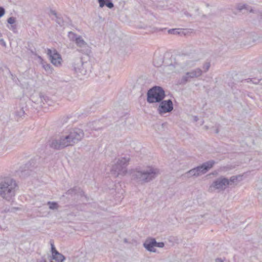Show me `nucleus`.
<instances>
[{
    "mask_svg": "<svg viewBox=\"0 0 262 262\" xmlns=\"http://www.w3.org/2000/svg\"><path fill=\"white\" fill-rule=\"evenodd\" d=\"M84 137L83 131L80 128H73L68 133L51 139L49 144L50 147L59 150L69 146H73Z\"/></svg>",
    "mask_w": 262,
    "mask_h": 262,
    "instance_id": "f257e3e1",
    "label": "nucleus"
},
{
    "mask_svg": "<svg viewBox=\"0 0 262 262\" xmlns=\"http://www.w3.org/2000/svg\"><path fill=\"white\" fill-rule=\"evenodd\" d=\"M158 174L159 170L152 167H147L143 169L136 168L132 172V179L139 183L143 184L152 181Z\"/></svg>",
    "mask_w": 262,
    "mask_h": 262,
    "instance_id": "f03ea898",
    "label": "nucleus"
},
{
    "mask_svg": "<svg viewBox=\"0 0 262 262\" xmlns=\"http://www.w3.org/2000/svg\"><path fill=\"white\" fill-rule=\"evenodd\" d=\"M198 60V58L190 56H179L168 66V68L174 72H181L194 67Z\"/></svg>",
    "mask_w": 262,
    "mask_h": 262,
    "instance_id": "7ed1b4c3",
    "label": "nucleus"
},
{
    "mask_svg": "<svg viewBox=\"0 0 262 262\" xmlns=\"http://www.w3.org/2000/svg\"><path fill=\"white\" fill-rule=\"evenodd\" d=\"M17 187L15 180L11 178L6 177L0 180V195L7 201H12Z\"/></svg>",
    "mask_w": 262,
    "mask_h": 262,
    "instance_id": "20e7f679",
    "label": "nucleus"
},
{
    "mask_svg": "<svg viewBox=\"0 0 262 262\" xmlns=\"http://www.w3.org/2000/svg\"><path fill=\"white\" fill-rule=\"evenodd\" d=\"M239 176H233L229 179L221 176L215 179L210 186V189H216L219 191L225 190L228 186L237 184Z\"/></svg>",
    "mask_w": 262,
    "mask_h": 262,
    "instance_id": "39448f33",
    "label": "nucleus"
},
{
    "mask_svg": "<svg viewBox=\"0 0 262 262\" xmlns=\"http://www.w3.org/2000/svg\"><path fill=\"white\" fill-rule=\"evenodd\" d=\"M68 37L71 41L75 42L78 47L77 51L86 55H89L91 53V47L80 35L70 31L68 33Z\"/></svg>",
    "mask_w": 262,
    "mask_h": 262,
    "instance_id": "423d86ee",
    "label": "nucleus"
},
{
    "mask_svg": "<svg viewBox=\"0 0 262 262\" xmlns=\"http://www.w3.org/2000/svg\"><path fill=\"white\" fill-rule=\"evenodd\" d=\"M166 96L164 89L159 86H154L147 92V102L149 103H159Z\"/></svg>",
    "mask_w": 262,
    "mask_h": 262,
    "instance_id": "0eeeda50",
    "label": "nucleus"
},
{
    "mask_svg": "<svg viewBox=\"0 0 262 262\" xmlns=\"http://www.w3.org/2000/svg\"><path fill=\"white\" fill-rule=\"evenodd\" d=\"M130 161L129 157H122L119 158L116 163L113 166L111 171L118 177L119 175L124 176L127 172V166Z\"/></svg>",
    "mask_w": 262,
    "mask_h": 262,
    "instance_id": "6e6552de",
    "label": "nucleus"
},
{
    "mask_svg": "<svg viewBox=\"0 0 262 262\" xmlns=\"http://www.w3.org/2000/svg\"><path fill=\"white\" fill-rule=\"evenodd\" d=\"M88 63L83 62L81 57L75 59L73 63L74 70L78 77L84 76L88 74Z\"/></svg>",
    "mask_w": 262,
    "mask_h": 262,
    "instance_id": "1a4fd4ad",
    "label": "nucleus"
},
{
    "mask_svg": "<svg viewBox=\"0 0 262 262\" xmlns=\"http://www.w3.org/2000/svg\"><path fill=\"white\" fill-rule=\"evenodd\" d=\"M203 73L202 70L200 68H196L188 72L184 75L181 79L180 84H185L189 81L191 79L200 77Z\"/></svg>",
    "mask_w": 262,
    "mask_h": 262,
    "instance_id": "9d476101",
    "label": "nucleus"
},
{
    "mask_svg": "<svg viewBox=\"0 0 262 262\" xmlns=\"http://www.w3.org/2000/svg\"><path fill=\"white\" fill-rule=\"evenodd\" d=\"M157 111L159 114L163 115L171 112L173 109V105L171 99L162 100L159 102Z\"/></svg>",
    "mask_w": 262,
    "mask_h": 262,
    "instance_id": "9b49d317",
    "label": "nucleus"
},
{
    "mask_svg": "<svg viewBox=\"0 0 262 262\" xmlns=\"http://www.w3.org/2000/svg\"><path fill=\"white\" fill-rule=\"evenodd\" d=\"M47 54L53 64L57 67L61 65L62 60L61 56L55 49H48Z\"/></svg>",
    "mask_w": 262,
    "mask_h": 262,
    "instance_id": "f8f14e48",
    "label": "nucleus"
},
{
    "mask_svg": "<svg viewBox=\"0 0 262 262\" xmlns=\"http://www.w3.org/2000/svg\"><path fill=\"white\" fill-rule=\"evenodd\" d=\"M215 162L213 160H209L202 165L195 167L198 176L206 173L211 168L213 167L215 164Z\"/></svg>",
    "mask_w": 262,
    "mask_h": 262,
    "instance_id": "ddd939ff",
    "label": "nucleus"
},
{
    "mask_svg": "<svg viewBox=\"0 0 262 262\" xmlns=\"http://www.w3.org/2000/svg\"><path fill=\"white\" fill-rule=\"evenodd\" d=\"M156 241L155 238H147L143 244L144 247L148 251L156 252L155 244Z\"/></svg>",
    "mask_w": 262,
    "mask_h": 262,
    "instance_id": "4468645a",
    "label": "nucleus"
},
{
    "mask_svg": "<svg viewBox=\"0 0 262 262\" xmlns=\"http://www.w3.org/2000/svg\"><path fill=\"white\" fill-rule=\"evenodd\" d=\"M100 8L106 6L110 9H112L114 7V4L111 0H98Z\"/></svg>",
    "mask_w": 262,
    "mask_h": 262,
    "instance_id": "2eb2a0df",
    "label": "nucleus"
},
{
    "mask_svg": "<svg viewBox=\"0 0 262 262\" xmlns=\"http://www.w3.org/2000/svg\"><path fill=\"white\" fill-rule=\"evenodd\" d=\"M65 259V257L60 253H56L55 255L52 256L50 262H62Z\"/></svg>",
    "mask_w": 262,
    "mask_h": 262,
    "instance_id": "dca6fc26",
    "label": "nucleus"
},
{
    "mask_svg": "<svg viewBox=\"0 0 262 262\" xmlns=\"http://www.w3.org/2000/svg\"><path fill=\"white\" fill-rule=\"evenodd\" d=\"M183 176L186 178L198 177L195 171V168H193L190 169V170L187 171L186 172L183 174Z\"/></svg>",
    "mask_w": 262,
    "mask_h": 262,
    "instance_id": "f3484780",
    "label": "nucleus"
},
{
    "mask_svg": "<svg viewBox=\"0 0 262 262\" xmlns=\"http://www.w3.org/2000/svg\"><path fill=\"white\" fill-rule=\"evenodd\" d=\"M50 13L54 15L56 17V21L57 24H58L60 26H62L64 25V21L62 18L59 17L57 15V13L55 12V11L51 10Z\"/></svg>",
    "mask_w": 262,
    "mask_h": 262,
    "instance_id": "a211bd4d",
    "label": "nucleus"
},
{
    "mask_svg": "<svg viewBox=\"0 0 262 262\" xmlns=\"http://www.w3.org/2000/svg\"><path fill=\"white\" fill-rule=\"evenodd\" d=\"M97 123L96 121L90 122L87 124V126L91 130H96L98 128L96 125Z\"/></svg>",
    "mask_w": 262,
    "mask_h": 262,
    "instance_id": "6ab92c4d",
    "label": "nucleus"
},
{
    "mask_svg": "<svg viewBox=\"0 0 262 262\" xmlns=\"http://www.w3.org/2000/svg\"><path fill=\"white\" fill-rule=\"evenodd\" d=\"M238 8L241 11L244 10V9L247 10V12H252L253 11L252 8L247 5H243L239 6Z\"/></svg>",
    "mask_w": 262,
    "mask_h": 262,
    "instance_id": "aec40b11",
    "label": "nucleus"
},
{
    "mask_svg": "<svg viewBox=\"0 0 262 262\" xmlns=\"http://www.w3.org/2000/svg\"><path fill=\"white\" fill-rule=\"evenodd\" d=\"M79 191L80 188L79 187H75L72 189H70L69 190H68L67 194L72 195L74 194H76L77 192H79Z\"/></svg>",
    "mask_w": 262,
    "mask_h": 262,
    "instance_id": "412c9836",
    "label": "nucleus"
},
{
    "mask_svg": "<svg viewBox=\"0 0 262 262\" xmlns=\"http://www.w3.org/2000/svg\"><path fill=\"white\" fill-rule=\"evenodd\" d=\"M48 205H49L50 209H57L58 208V205L57 203L54 202H48Z\"/></svg>",
    "mask_w": 262,
    "mask_h": 262,
    "instance_id": "4be33fe9",
    "label": "nucleus"
},
{
    "mask_svg": "<svg viewBox=\"0 0 262 262\" xmlns=\"http://www.w3.org/2000/svg\"><path fill=\"white\" fill-rule=\"evenodd\" d=\"M39 96L40 101H39V102H37L38 103H40V105H41L42 104H44L45 103L47 102V101L46 100V98H47L46 96H45L41 94H39Z\"/></svg>",
    "mask_w": 262,
    "mask_h": 262,
    "instance_id": "5701e85b",
    "label": "nucleus"
},
{
    "mask_svg": "<svg viewBox=\"0 0 262 262\" xmlns=\"http://www.w3.org/2000/svg\"><path fill=\"white\" fill-rule=\"evenodd\" d=\"M210 67V63L209 62H205L203 66V71H202L204 72H207L209 68Z\"/></svg>",
    "mask_w": 262,
    "mask_h": 262,
    "instance_id": "b1692460",
    "label": "nucleus"
},
{
    "mask_svg": "<svg viewBox=\"0 0 262 262\" xmlns=\"http://www.w3.org/2000/svg\"><path fill=\"white\" fill-rule=\"evenodd\" d=\"M20 208H18V207H12L11 208H9V209H7L6 208L5 210H4V211L5 212H15V211L16 210H19Z\"/></svg>",
    "mask_w": 262,
    "mask_h": 262,
    "instance_id": "393cba45",
    "label": "nucleus"
},
{
    "mask_svg": "<svg viewBox=\"0 0 262 262\" xmlns=\"http://www.w3.org/2000/svg\"><path fill=\"white\" fill-rule=\"evenodd\" d=\"M51 246V252H52V255H55L56 253H59L55 249L53 243L51 241L50 242Z\"/></svg>",
    "mask_w": 262,
    "mask_h": 262,
    "instance_id": "a878e982",
    "label": "nucleus"
},
{
    "mask_svg": "<svg viewBox=\"0 0 262 262\" xmlns=\"http://www.w3.org/2000/svg\"><path fill=\"white\" fill-rule=\"evenodd\" d=\"M25 114V111L23 108H20L19 111L16 113V115L19 117H21Z\"/></svg>",
    "mask_w": 262,
    "mask_h": 262,
    "instance_id": "bb28decb",
    "label": "nucleus"
},
{
    "mask_svg": "<svg viewBox=\"0 0 262 262\" xmlns=\"http://www.w3.org/2000/svg\"><path fill=\"white\" fill-rule=\"evenodd\" d=\"M16 21V19L15 17H10L7 19V22L10 25H14V24Z\"/></svg>",
    "mask_w": 262,
    "mask_h": 262,
    "instance_id": "cd10ccee",
    "label": "nucleus"
},
{
    "mask_svg": "<svg viewBox=\"0 0 262 262\" xmlns=\"http://www.w3.org/2000/svg\"><path fill=\"white\" fill-rule=\"evenodd\" d=\"M43 67L44 69L47 72H49V71L51 72L52 71V68H51V66L49 64H43Z\"/></svg>",
    "mask_w": 262,
    "mask_h": 262,
    "instance_id": "c85d7f7f",
    "label": "nucleus"
},
{
    "mask_svg": "<svg viewBox=\"0 0 262 262\" xmlns=\"http://www.w3.org/2000/svg\"><path fill=\"white\" fill-rule=\"evenodd\" d=\"M164 246V243L163 242L158 243L156 242L155 244V247L163 248Z\"/></svg>",
    "mask_w": 262,
    "mask_h": 262,
    "instance_id": "c756f323",
    "label": "nucleus"
},
{
    "mask_svg": "<svg viewBox=\"0 0 262 262\" xmlns=\"http://www.w3.org/2000/svg\"><path fill=\"white\" fill-rule=\"evenodd\" d=\"M5 9L2 7H0V17H2L5 14Z\"/></svg>",
    "mask_w": 262,
    "mask_h": 262,
    "instance_id": "7c9ffc66",
    "label": "nucleus"
},
{
    "mask_svg": "<svg viewBox=\"0 0 262 262\" xmlns=\"http://www.w3.org/2000/svg\"><path fill=\"white\" fill-rule=\"evenodd\" d=\"M169 33L171 34H179V32L178 31V30L177 29H171L169 30Z\"/></svg>",
    "mask_w": 262,
    "mask_h": 262,
    "instance_id": "2f4dec72",
    "label": "nucleus"
},
{
    "mask_svg": "<svg viewBox=\"0 0 262 262\" xmlns=\"http://www.w3.org/2000/svg\"><path fill=\"white\" fill-rule=\"evenodd\" d=\"M11 30H12L14 32L16 31V25H11V27L10 28Z\"/></svg>",
    "mask_w": 262,
    "mask_h": 262,
    "instance_id": "473e14b6",
    "label": "nucleus"
},
{
    "mask_svg": "<svg viewBox=\"0 0 262 262\" xmlns=\"http://www.w3.org/2000/svg\"><path fill=\"white\" fill-rule=\"evenodd\" d=\"M0 44L3 47H6V43L3 39H0Z\"/></svg>",
    "mask_w": 262,
    "mask_h": 262,
    "instance_id": "72a5a7b5",
    "label": "nucleus"
},
{
    "mask_svg": "<svg viewBox=\"0 0 262 262\" xmlns=\"http://www.w3.org/2000/svg\"><path fill=\"white\" fill-rule=\"evenodd\" d=\"M184 14L187 17H191V15L187 11L184 12Z\"/></svg>",
    "mask_w": 262,
    "mask_h": 262,
    "instance_id": "f704fd0d",
    "label": "nucleus"
},
{
    "mask_svg": "<svg viewBox=\"0 0 262 262\" xmlns=\"http://www.w3.org/2000/svg\"><path fill=\"white\" fill-rule=\"evenodd\" d=\"M37 262H47V261L45 259L42 258L40 259L37 260Z\"/></svg>",
    "mask_w": 262,
    "mask_h": 262,
    "instance_id": "c9c22d12",
    "label": "nucleus"
},
{
    "mask_svg": "<svg viewBox=\"0 0 262 262\" xmlns=\"http://www.w3.org/2000/svg\"><path fill=\"white\" fill-rule=\"evenodd\" d=\"M215 262H223V261L221 258H218L215 259Z\"/></svg>",
    "mask_w": 262,
    "mask_h": 262,
    "instance_id": "e433bc0d",
    "label": "nucleus"
},
{
    "mask_svg": "<svg viewBox=\"0 0 262 262\" xmlns=\"http://www.w3.org/2000/svg\"><path fill=\"white\" fill-rule=\"evenodd\" d=\"M198 120V117H197L196 116H195V117H194V121H195V122H196Z\"/></svg>",
    "mask_w": 262,
    "mask_h": 262,
    "instance_id": "4c0bfd02",
    "label": "nucleus"
},
{
    "mask_svg": "<svg viewBox=\"0 0 262 262\" xmlns=\"http://www.w3.org/2000/svg\"><path fill=\"white\" fill-rule=\"evenodd\" d=\"M250 81H252V82H253V83H255V84H257V83H258L259 82V81H258V82H256V81H252L251 79L250 80Z\"/></svg>",
    "mask_w": 262,
    "mask_h": 262,
    "instance_id": "58836bf2",
    "label": "nucleus"
},
{
    "mask_svg": "<svg viewBox=\"0 0 262 262\" xmlns=\"http://www.w3.org/2000/svg\"><path fill=\"white\" fill-rule=\"evenodd\" d=\"M215 133H219V129H216Z\"/></svg>",
    "mask_w": 262,
    "mask_h": 262,
    "instance_id": "ea45409f",
    "label": "nucleus"
}]
</instances>
